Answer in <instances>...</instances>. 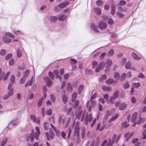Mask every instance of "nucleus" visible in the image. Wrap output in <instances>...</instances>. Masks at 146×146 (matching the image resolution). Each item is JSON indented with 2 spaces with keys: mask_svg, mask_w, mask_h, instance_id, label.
Segmentation results:
<instances>
[{
  "mask_svg": "<svg viewBox=\"0 0 146 146\" xmlns=\"http://www.w3.org/2000/svg\"><path fill=\"white\" fill-rule=\"evenodd\" d=\"M112 144V142H111V139H110L108 140V142L106 146H113Z\"/></svg>",
  "mask_w": 146,
  "mask_h": 146,
  "instance_id": "774afa93",
  "label": "nucleus"
},
{
  "mask_svg": "<svg viewBox=\"0 0 146 146\" xmlns=\"http://www.w3.org/2000/svg\"><path fill=\"white\" fill-rule=\"evenodd\" d=\"M26 80V78L25 76H23L21 78L20 80V83L21 84H23L24 83Z\"/></svg>",
  "mask_w": 146,
  "mask_h": 146,
  "instance_id": "7c9ffc66",
  "label": "nucleus"
},
{
  "mask_svg": "<svg viewBox=\"0 0 146 146\" xmlns=\"http://www.w3.org/2000/svg\"><path fill=\"white\" fill-rule=\"evenodd\" d=\"M114 77L116 79L119 80L120 78V75L118 72L115 73L113 74Z\"/></svg>",
  "mask_w": 146,
  "mask_h": 146,
  "instance_id": "393cba45",
  "label": "nucleus"
},
{
  "mask_svg": "<svg viewBox=\"0 0 146 146\" xmlns=\"http://www.w3.org/2000/svg\"><path fill=\"white\" fill-rule=\"evenodd\" d=\"M90 27L91 29L93 30L94 32L96 33H98L99 31L97 29V27H96L95 24L93 23H91L90 24Z\"/></svg>",
  "mask_w": 146,
  "mask_h": 146,
  "instance_id": "9d476101",
  "label": "nucleus"
},
{
  "mask_svg": "<svg viewBox=\"0 0 146 146\" xmlns=\"http://www.w3.org/2000/svg\"><path fill=\"white\" fill-rule=\"evenodd\" d=\"M134 132H132L131 133H126L125 134L124 137L125 139V141H127L133 135Z\"/></svg>",
  "mask_w": 146,
  "mask_h": 146,
  "instance_id": "7ed1b4c3",
  "label": "nucleus"
},
{
  "mask_svg": "<svg viewBox=\"0 0 146 146\" xmlns=\"http://www.w3.org/2000/svg\"><path fill=\"white\" fill-rule=\"evenodd\" d=\"M114 82V80L113 79L110 78L106 81V83L108 85H110L112 84Z\"/></svg>",
  "mask_w": 146,
  "mask_h": 146,
  "instance_id": "a211bd4d",
  "label": "nucleus"
},
{
  "mask_svg": "<svg viewBox=\"0 0 146 146\" xmlns=\"http://www.w3.org/2000/svg\"><path fill=\"white\" fill-rule=\"evenodd\" d=\"M115 6L114 4H112L111 5V14L113 15L115 13Z\"/></svg>",
  "mask_w": 146,
  "mask_h": 146,
  "instance_id": "2eb2a0df",
  "label": "nucleus"
},
{
  "mask_svg": "<svg viewBox=\"0 0 146 146\" xmlns=\"http://www.w3.org/2000/svg\"><path fill=\"white\" fill-rule=\"evenodd\" d=\"M79 131V129L78 125H76L74 129V136H76L77 135L78 137V133Z\"/></svg>",
  "mask_w": 146,
  "mask_h": 146,
  "instance_id": "9b49d317",
  "label": "nucleus"
},
{
  "mask_svg": "<svg viewBox=\"0 0 146 146\" xmlns=\"http://www.w3.org/2000/svg\"><path fill=\"white\" fill-rule=\"evenodd\" d=\"M17 56L19 58H20L22 56V54L21 50L19 49L17 50Z\"/></svg>",
  "mask_w": 146,
  "mask_h": 146,
  "instance_id": "37998d69",
  "label": "nucleus"
},
{
  "mask_svg": "<svg viewBox=\"0 0 146 146\" xmlns=\"http://www.w3.org/2000/svg\"><path fill=\"white\" fill-rule=\"evenodd\" d=\"M57 20L60 21H63L66 19V17H64V15H57Z\"/></svg>",
  "mask_w": 146,
  "mask_h": 146,
  "instance_id": "f3484780",
  "label": "nucleus"
},
{
  "mask_svg": "<svg viewBox=\"0 0 146 146\" xmlns=\"http://www.w3.org/2000/svg\"><path fill=\"white\" fill-rule=\"evenodd\" d=\"M90 102H91V104L90 105V106L92 107V108H93L95 105H96V102L95 100H92V101H90Z\"/></svg>",
  "mask_w": 146,
  "mask_h": 146,
  "instance_id": "a18cd8bd",
  "label": "nucleus"
},
{
  "mask_svg": "<svg viewBox=\"0 0 146 146\" xmlns=\"http://www.w3.org/2000/svg\"><path fill=\"white\" fill-rule=\"evenodd\" d=\"M102 89L104 91H107L110 92L112 91V89L110 86H103L102 87Z\"/></svg>",
  "mask_w": 146,
  "mask_h": 146,
  "instance_id": "1a4fd4ad",
  "label": "nucleus"
},
{
  "mask_svg": "<svg viewBox=\"0 0 146 146\" xmlns=\"http://www.w3.org/2000/svg\"><path fill=\"white\" fill-rule=\"evenodd\" d=\"M142 135L143 136V139H146V129L143 132Z\"/></svg>",
  "mask_w": 146,
  "mask_h": 146,
  "instance_id": "0e129e2a",
  "label": "nucleus"
},
{
  "mask_svg": "<svg viewBox=\"0 0 146 146\" xmlns=\"http://www.w3.org/2000/svg\"><path fill=\"white\" fill-rule=\"evenodd\" d=\"M84 88V86L83 84L80 85L78 87V94H80Z\"/></svg>",
  "mask_w": 146,
  "mask_h": 146,
  "instance_id": "6ab92c4d",
  "label": "nucleus"
},
{
  "mask_svg": "<svg viewBox=\"0 0 146 146\" xmlns=\"http://www.w3.org/2000/svg\"><path fill=\"white\" fill-rule=\"evenodd\" d=\"M6 52V50L4 49L1 50L0 52V54L1 55L4 56L5 55Z\"/></svg>",
  "mask_w": 146,
  "mask_h": 146,
  "instance_id": "052dcab7",
  "label": "nucleus"
},
{
  "mask_svg": "<svg viewBox=\"0 0 146 146\" xmlns=\"http://www.w3.org/2000/svg\"><path fill=\"white\" fill-rule=\"evenodd\" d=\"M44 100V98L43 97L41 98L39 100L38 102V105L39 107L42 104V101Z\"/></svg>",
  "mask_w": 146,
  "mask_h": 146,
  "instance_id": "4c0bfd02",
  "label": "nucleus"
},
{
  "mask_svg": "<svg viewBox=\"0 0 146 146\" xmlns=\"http://www.w3.org/2000/svg\"><path fill=\"white\" fill-rule=\"evenodd\" d=\"M118 116V114L117 113L115 114L114 116H113L110 119V121L111 122L114 121V120H115V119L117 118Z\"/></svg>",
  "mask_w": 146,
  "mask_h": 146,
  "instance_id": "cd10ccee",
  "label": "nucleus"
},
{
  "mask_svg": "<svg viewBox=\"0 0 146 146\" xmlns=\"http://www.w3.org/2000/svg\"><path fill=\"white\" fill-rule=\"evenodd\" d=\"M12 56V54L11 53H9L7 54L5 57L6 60H8Z\"/></svg>",
  "mask_w": 146,
  "mask_h": 146,
  "instance_id": "69168bd1",
  "label": "nucleus"
},
{
  "mask_svg": "<svg viewBox=\"0 0 146 146\" xmlns=\"http://www.w3.org/2000/svg\"><path fill=\"white\" fill-rule=\"evenodd\" d=\"M50 99L52 102L54 103L55 102L56 98L54 95L52 94L50 95Z\"/></svg>",
  "mask_w": 146,
  "mask_h": 146,
  "instance_id": "864d4df0",
  "label": "nucleus"
},
{
  "mask_svg": "<svg viewBox=\"0 0 146 146\" xmlns=\"http://www.w3.org/2000/svg\"><path fill=\"white\" fill-rule=\"evenodd\" d=\"M131 66V64L130 61H128L126 64L125 67L126 69H128L130 68Z\"/></svg>",
  "mask_w": 146,
  "mask_h": 146,
  "instance_id": "ea45409f",
  "label": "nucleus"
},
{
  "mask_svg": "<svg viewBox=\"0 0 146 146\" xmlns=\"http://www.w3.org/2000/svg\"><path fill=\"white\" fill-rule=\"evenodd\" d=\"M129 85L127 82H126L123 86V88L125 89H127L128 88L129 86Z\"/></svg>",
  "mask_w": 146,
  "mask_h": 146,
  "instance_id": "e2e57ef3",
  "label": "nucleus"
},
{
  "mask_svg": "<svg viewBox=\"0 0 146 146\" xmlns=\"http://www.w3.org/2000/svg\"><path fill=\"white\" fill-rule=\"evenodd\" d=\"M62 99V101L63 102L64 104H66L67 100V97L66 95H64L63 96H61Z\"/></svg>",
  "mask_w": 146,
  "mask_h": 146,
  "instance_id": "412c9836",
  "label": "nucleus"
},
{
  "mask_svg": "<svg viewBox=\"0 0 146 146\" xmlns=\"http://www.w3.org/2000/svg\"><path fill=\"white\" fill-rule=\"evenodd\" d=\"M105 63L104 61H102L99 64L98 66L102 69L105 66Z\"/></svg>",
  "mask_w": 146,
  "mask_h": 146,
  "instance_id": "a878e982",
  "label": "nucleus"
},
{
  "mask_svg": "<svg viewBox=\"0 0 146 146\" xmlns=\"http://www.w3.org/2000/svg\"><path fill=\"white\" fill-rule=\"evenodd\" d=\"M44 80L45 81L47 86L48 87L51 86L52 83V81L48 77H44Z\"/></svg>",
  "mask_w": 146,
  "mask_h": 146,
  "instance_id": "f03ea898",
  "label": "nucleus"
},
{
  "mask_svg": "<svg viewBox=\"0 0 146 146\" xmlns=\"http://www.w3.org/2000/svg\"><path fill=\"white\" fill-rule=\"evenodd\" d=\"M77 96V94L76 92L73 93L72 95L71 101L72 102L74 101Z\"/></svg>",
  "mask_w": 146,
  "mask_h": 146,
  "instance_id": "4be33fe9",
  "label": "nucleus"
},
{
  "mask_svg": "<svg viewBox=\"0 0 146 146\" xmlns=\"http://www.w3.org/2000/svg\"><path fill=\"white\" fill-rule=\"evenodd\" d=\"M36 131L35 133L34 134V137L35 138L36 140L38 139L39 135L40 134L39 129L38 127H35Z\"/></svg>",
  "mask_w": 146,
  "mask_h": 146,
  "instance_id": "20e7f679",
  "label": "nucleus"
},
{
  "mask_svg": "<svg viewBox=\"0 0 146 146\" xmlns=\"http://www.w3.org/2000/svg\"><path fill=\"white\" fill-rule=\"evenodd\" d=\"M15 76L13 75H12L11 76L10 80L11 82L12 83H13L15 82Z\"/></svg>",
  "mask_w": 146,
  "mask_h": 146,
  "instance_id": "4d7b16f0",
  "label": "nucleus"
},
{
  "mask_svg": "<svg viewBox=\"0 0 146 146\" xmlns=\"http://www.w3.org/2000/svg\"><path fill=\"white\" fill-rule=\"evenodd\" d=\"M48 75L51 79L52 80H54V76L52 72L51 71L49 72L48 73Z\"/></svg>",
  "mask_w": 146,
  "mask_h": 146,
  "instance_id": "2f4dec72",
  "label": "nucleus"
},
{
  "mask_svg": "<svg viewBox=\"0 0 146 146\" xmlns=\"http://www.w3.org/2000/svg\"><path fill=\"white\" fill-rule=\"evenodd\" d=\"M126 4V2L124 0L120 1L118 3V5L119 6L123 5Z\"/></svg>",
  "mask_w": 146,
  "mask_h": 146,
  "instance_id": "c03bdc74",
  "label": "nucleus"
},
{
  "mask_svg": "<svg viewBox=\"0 0 146 146\" xmlns=\"http://www.w3.org/2000/svg\"><path fill=\"white\" fill-rule=\"evenodd\" d=\"M85 73L86 74L88 75H90L92 74V70L86 69L85 70Z\"/></svg>",
  "mask_w": 146,
  "mask_h": 146,
  "instance_id": "58836bf2",
  "label": "nucleus"
},
{
  "mask_svg": "<svg viewBox=\"0 0 146 146\" xmlns=\"http://www.w3.org/2000/svg\"><path fill=\"white\" fill-rule=\"evenodd\" d=\"M29 73V71L28 70H27L25 71L24 73V76H25L26 77L28 76Z\"/></svg>",
  "mask_w": 146,
  "mask_h": 146,
  "instance_id": "6e6d98bb",
  "label": "nucleus"
},
{
  "mask_svg": "<svg viewBox=\"0 0 146 146\" xmlns=\"http://www.w3.org/2000/svg\"><path fill=\"white\" fill-rule=\"evenodd\" d=\"M70 3L68 1H66L61 3L60 4L58 5V7L60 9H62L65 7L66 6L68 5Z\"/></svg>",
  "mask_w": 146,
  "mask_h": 146,
  "instance_id": "423d86ee",
  "label": "nucleus"
},
{
  "mask_svg": "<svg viewBox=\"0 0 146 146\" xmlns=\"http://www.w3.org/2000/svg\"><path fill=\"white\" fill-rule=\"evenodd\" d=\"M107 78L106 76L105 75H102V76L100 77V78H99V80H100L102 81L106 79Z\"/></svg>",
  "mask_w": 146,
  "mask_h": 146,
  "instance_id": "680f3d73",
  "label": "nucleus"
},
{
  "mask_svg": "<svg viewBox=\"0 0 146 146\" xmlns=\"http://www.w3.org/2000/svg\"><path fill=\"white\" fill-rule=\"evenodd\" d=\"M137 113L136 112H135L133 113L131 119V121L133 123L137 119Z\"/></svg>",
  "mask_w": 146,
  "mask_h": 146,
  "instance_id": "4468645a",
  "label": "nucleus"
},
{
  "mask_svg": "<svg viewBox=\"0 0 146 146\" xmlns=\"http://www.w3.org/2000/svg\"><path fill=\"white\" fill-rule=\"evenodd\" d=\"M7 140V137H5L3 139L1 142V146H3L6 143Z\"/></svg>",
  "mask_w": 146,
  "mask_h": 146,
  "instance_id": "f704fd0d",
  "label": "nucleus"
},
{
  "mask_svg": "<svg viewBox=\"0 0 146 146\" xmlns=\"http://www.w3.org/2000/svg\"><path fill=\"white\" fill-rule=\"evenodd\" d=\"M46 114L48 115H50L52 113V110L51 109H49L46 112Z\"/></svg>",
  "mask_w": 146,
  "mask_h": 146,
  "instance_id": "13d9d810",
  "label": "nucleus"
},
{
  "mask_svg": "<svg viewBox=\"0 0 146 146\" xmlns=\"http://www.w3.org/2000/svg\"><path fill=\"white\" fill-rule=\"evenodd\" d=\"M114 54V51L113 49L110 50L108 52L107 55L108 56H112Z\"/></svg>",
  "mask_w": 146,
  "mask_h": 146,
  "instance_id": "c9c22d12",
  "label": "nucleus"
},
{
  "mask_svg": "<svg viewBox=\"0 0 146 146\" xmlns=\"http://www.w3.org/2000/svg\"><path fill=\"white\" fill-rule=\"evenodd\" d=\"M96 3L97 6H100L103 5V2L101 0H98L96 1Z\"/></svg>",
  "mask_w": 146,
  "mask_h": 146,
  "instance_id": "72a5a7b5",
  "label": "nucleus"
},
{
  "mask_svg": "<svg viewBox=\"0 0 146 146\" xmlns=\"http://www.w3.org/2000/svg\"><path fill=\"white\" fill-rule=\"evenodd\" d=\"M133 87L137 89L139 88L140 86V84L139 82L134 83L133 84Z\"/></svg>",
  "mask_w": 146,
  "mask_h": 146,
  "instance_id": "c85d7f7f",
  "label": "nucleus"
},
{
  "mask_svg": "<svg viewBox=\"0 0 146 146\" xmlns=\"http://www.w3.org/2000/svg\"><path fill=\"white\" fill-rule=\"evenodd\" d=\"M131 55L132 57L135 60H139L141 59V58L138 57L137 55L134 53H132Z\"/></svg>",
  "mask_w": 146,
  "mask_h": 146,
  "instance_id": "5701e85b",
  "label": "nucleus"
},
{
  "mask_svg": "<svg viewBox=\"0 0 146 146\" xmlns=\"http://www.w3.org/2000/svg\"><path fill=\"white\" fill-rule=\"evenodd\" d=\"M65 121V118L63 117H60L59 119V122L60 123H64Z\"/></svg>",
  "mask_w": 146,
  "mask_h": 146,
  "instance_id": "e433bc0d",
  "label": "nucleus"
},
{
  "mask_svg": "<svg viewBox=\"0 0 146 146\" xmlns=\"http://www.w3.org/2000/svg\"><path fill=\"white\" fill-rule=\"evenodd\" d=\"M107 26V24L104 22H101L98 25L99 28L100 29H105L106 28Z\"/></svg>",
  "mask_w": 146,
  "mask_h": 146,
  "instance_id": "39448f33",
  "label": "nucleus"
},
{
  "mask_svg": "<svg viewBox=\"0 0 146 146\" xmlns=\"http://www.w3.org/2000/svg\"><path fill=\"white\" fill-rule=\"evenodd\" d=\"M129 124L127 123L126 121H125L122 123V126L123 127H124L125 128H126L128 126Z\"/></svg>",
  "mask_w": 146,
  "mask_h": 146,
  "instance_id": "09e8293b",
  "label": "nucleus"
},
{
  "mask_svg": "<svg viewBox=\"0 0 146 146\" xmlns=\"http://www.w3.org/2000/svg\"><path fill=\"white\" fill-rule=\"evenodd\" d=\"M10 72H7L5 75L4 77L3 78V80L5 81L8 78L10 74Z\"/></svg>",
  "mask_w": 146,
  "mask_h": 146,
  "instance_id": "3c124183",
  "label": "nucleus"
},
{
  "mask_svg": "<svg viewBox=\"0 0 146 146\" xmlns=\"http://www.w3.org/2000/svg\"><path fill=\"white\" fill-rule=\"evenodd\" d=\"M50 19L52 21H54L56 20H57V16H52L50 17Z\"/></svg>",
  "mask_w": 146,
  "mask_h": 146,
  "instance_id": "5fc2aeb1",
  "label": "nucleus"
},
{
  "mask_svg": "<svg viewBox=\"0 0 146 146\" xmlns=\"http://www.w3.org/2000/svg\"><path fill=\"white\" fill-rule=\"evenodd\" d=\"M127 106V104L125 103H121L119 105V109L121 110H123Z\"/></svg>",
  "mask_w": 146,
  "mask_h": 146,
  "instance_id": "f8f14e48",
  "label": "nucleus"
},
{
  "mask_svg": "<svg viewBox=\"0 0 146 146\" xmlns=\"http://www.w3.org/2000/svg\"><path fill=\"white\" fill-rule=\"evenodd\" d=\"M5 35L7 36H10V37L14 38H15V36L11 33L9 32H7L5 33Z\"/></svg>",
  "mask_w": 146,
  "mask_h": 146,
  "instance_id": "79ce46f5",
  "label": "nucleus"
},
{
  "mask_svg": "<svg viewBox=\"0 0 146 146\" xmlns=\"http://www.w3.org/2000/svg\"><path fill=\"white\" fill-rule=\"evenodd\" d=\"M2 40L5 43L8 44L12 41V39L6 36H4L2 39Z\"/></svg>",
  "mask_w": 146,
  "mask_h": 146,
  "instance_id": "6e6552de",
  "label": "nucleus"
},
{
  "mask_svg": "<svg viewBox=\"0 0 146 146\" xmlns=\"http://www.w3.org/2000/svg\"><path fill=\"white\" fill-rule=\"evenodd\" d=\"M31 119L34 122H36L37 123H39V119L37 118H36L34 115H31Z\"/></svg>",
  "mask_w": 146,
  "mask_h": 146,
  "instance_id": "dca6fc26",
  "label": "nucleus"
},
{
  "mask_svg": "<svg viewBox=\"0 0 146 146\" xmlns=\"http://www.w3.org/2000/svg\"><path fill=\"white\" fill-rule=\"evenodd\" d=\"M70 60L71 61L70 62V63L72 65L75 64H76V62H77L76 60L73 58L71 59Z\"/></svg>",
  "mask_w": 146,
  "mask_h": 146,
  "instance_id": "603ef678",
  "label": "nucleus"
},
{
  "mask_svg": "<svg viewBox=\"0 0 146 146\" xmlns=\"http://www.w3.org/2000/svg\"><path fill=\"white\" fill-rule=\"evenodd\" d=\"M105 63L104 61H102L99 64L98 66L102 69L105 66Z\"/></svg>",
  "mask_w": 146,
  "mask_h": 146,
  "instance_id": "bb28decb",
  "label": "nucleus"
},
{
  "mask_svg": "<svg viewBox=\"0 0 146 146\" xmlns=\"http://www.w3.org/2000/svg\"><path fill=\"white\" fill-rule=\"evenodd\" d=\"M94 10L97 15H100L101 13V10L99 8L95 7L94 8Z\"/></svg>",
  "mask_w": 146,
  "mask_h": 146,
  "instance_id": "b1692460",
  "label": "nucleus"
},
{
  "mask_svg": "<svg viewBox=\"0 0 146 146\" xmlns=\"http://www.w3.org/2000/svg\"><path fill=\"white\" fill-rule=\"evenodd\" d=\"M116 14L120 18H122L124 16V14L120 12H117L116 13Z\"/></svg>",
  "mask_w": 146,
  "mask_h": 146,
  "instance_id": "8fccbe9b",
  "label": "nucleus"
},
{
  "mask_svg": "<svg viewBox=\"0 0 146 146\" xmlns=\"http://www.w3.org/2000/svg\"><path fill=\"white\" fill-rule=\"evenodd\" d=\"M72 90V86L70 83H68L67 84L66 90L69 92H71Z\"/></svg>",
  "mask_w": 146,
  "mask_h": 146,
  "instance_id": "aec40b11",
  "label": "nucleus"
},
{
  "mask_svg": "<svg viewBox=\"0 0 146 146\" xmlns=\"http://www.w3.org/2000/svg\"><path fill=\"white\" fill-rule=\"evenodd\" d=\"M67 115L68 116H70L72 118L73 117L74 114L73 112L72 111V108H69L68 109Z\"/></svg>",
  "mask_w": 146,
  "mask_h": 146,
  "instance_id": "0eeeda50",
  "label": "nucleus"
},
{
  "mask_svg": "<svg viewBox=\"0 0 146 146\" xmlns=\"http://www.w3.org/2000/svg\"><path fill=\"white\" fill-rule=\"evenodd\" d=\"M32 81L31 80H28L25 84V87L27 88L29 86H31L32 85Z\"/></svg>",
  "mask_w": 146,
  "mask_h": 146,
  "instance_id": "c756f323",
  "label": "nucleus"
},
{
  "mask_svg": "<svg viewBox=\"0 0 146 146\" xmlns=\"http://www.w3.org/2000/svg\"><path fill=\"white\" fill-rule=\"evenodd\" d=\"M92 114L90 113L89 115H87L86 116V118L85 119V121H88L89 122L91 121L92 119Z\"/></svg>",
  "mask_w": 146,
  "mask_h": 146,
  "instance_id": "ddd939ff",
  "label": "nucleus"
},
{
  "mask_svg": "<svg viewBox=\"0 0 146 146\" xmlns=\"http://www.w3.org/2000/svg\"><path fill=\"white\" fill-rule=\"evenodd\" d=\"M85 127H83L82 129V133L81 137L82 139H84L85 137Z\"/></svg>",
  "mask_w": 146,
  "mask_h": 146,
  "instance_id": "473e14b6",
  "label": "nucleus"
},
{
  "mask_svg": "<svg viewBox=\"0 0 146 146\" xmlns=\"http://www.w3.org/2000/svg\"><path fill=\"white\" fill-rule=\"evenodd\" d=\"M83 113L82 110L77 109L75 112V115L76 116V118L79 119H80V117Z\"/></svg>",
  "mask_w": 146,
  "mask_h": 146,
  "instance_id": "f257e3e1",
  "label": "nucleus"
},
{
  "mask_svg": "<svg viewBox=\"0 0 146 146\" xmlns=\"http://www.w3.org/2000/svg\"><path fill=\"white\" fill-rule=\"evenodd\" d=\"M13 88H11L8 94L10 96H12L13 95Z\"/></svg>",
  "mask_w": 146,
  "mask_h": 146,
  "instance_id": "338daca9",
  "label": "nucleus"
},
{
  "mask_svg": "<svg viewBox=\"0 0 146 146\" xmlns=\"http://www.w3.org/2000/svg\"><path fill=\"white\" fill-rule=\"evenodd\" d=\"M119 10L123 12H126L127 11L126 8H123L119 6L118 7Z\"/></svg>",
  "mask_w": 146,
  "mask_h": 146,
  "instance_id": "de8ad7c7",
  "label": "nucleus"
},
{
  "mask_svg": "<svg viewBox=\"0 0 146 146\" xmlns=\"http://www.w3.org/2000/svg\"><path fill=\"white\" fill-rule=\"evenodd\" d=\"M79 104V100H76L75 101L74 104V107L75 109H76L77 106H78Z\"/></svg>",
  "mask_w": 146,
  "mask_h": 146,
  "instance_id": "a19ab883",
  "label": "nucleus"
},
{
  "mask_svg": "<svg viewBox=\"0 0 146 146\" xmlns=\"http://www.w3.org/2000/svg\"><path fill=\"white\" fill-rule=\"evenodd\" d=\"M118 91H116L113 94L112 97H113L114 98L116 99L118 95Z\"/></svg>",
  "mask_w": 146,
  "mask_h": 146,
  "instance_id": "bf43d9fd",
  "label": "nucleus"
},
{
  "mask_svg": "<svg viewBox=\"0 0 146 146\" xmlns=\"http://www.w3.org/2000/svg\"><path fill=\"white\" fill-rule=\"evenodd\" d=\"M144 120L142 118L140 117L138 120L136 122V123L138 125L139 124L142 122H143Z\"/></svg>",
  "mask_w": 146,
  "mask_h": 146,
  "instance_id": "49530a36",
  "label": "nucleus"
}]
</instances>
